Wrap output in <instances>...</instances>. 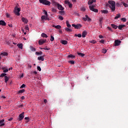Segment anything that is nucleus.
Wrapping results in <instances>:
<instances>
[{"label": "nucleus", "mask_w": 128, "mask_h": 128, "mask_svg": "<svg viewBox=\"0 0 128 128\" xmlns=\"http://www.w3.org/2000/svg\"><path fill=\"white\" fill-rule=\"evenodd\" d=\"M108 2L110 4H108V8H110L112 12H114L116 10V2L112 0H109Z\"/></svg>", "instance_id": "obj_1"}, {"label": "nucleus", "mask_w": 128, "mask_h": 128, "mask_svg": "<svg viewBox=\"0 0 128 128\" xmlns=\"http://www.w3.org/2000/svg\"><path fill=\"white\" fill-rule=\"evenodd\" d=\"M40 4H45V6H50V2L48 0H39Z\"/></svg>", "instance_id": "obj_2"}, {"label": "nucleus", "mask_w": 128, "mask_h": 128, "mask_svg": "<svg viewBox=\"0 0 128 128\" xmlns=\"http://www.w3.org/2000/svg\"><path fill=\"white\" fill-rule=\"evenodd\" d=\"M20 8H18V6H16L14 8V12L16 16H20Z\"/></svg>", "instance_id": "obj_3"}, {"label": "nucleus", "mask_w": 128, "mask_h": 128, "mask_svg": "<svg viewBox=\"0 0 128 128\" xmlns=\"http://www.w3.org/2000/svg\"><path fill=\"white\" fill-rule=\"evenodd\" d=\"M89 8L90 10L94 12H98V10L94 8V6H90Z\"/></svg>", "instance_id": "obj_4"}, {"label": "nucleus", "mask_w": 128, "mask_h": 128, "mask_svg": "<svg viewBox=\"0 0 128 128\" xmlns=\"http://www.w3.org/2000/svg\"><path fill=\"white\" fill-rule=\"evenodd\" d=\"M24 112H22L19 115L18 118V121L20 122V120H24Z\"/></svg>", "instance_id": "obj_5"}, {"label": "nucleus", "mask_w": 128, "mask_h": 128, "mask_svg": "<svg viewBox=\"0 0 128 128\" xmlns=\"http://www.w3.org/2000/svg\"><path fill=\"white\" fill-rule=\"evenodd\" d=\"M72 26L76 30H80L82 28V25L80 24H72Z\"/></svg>", "instance_id": "obj_6"}, {"label": "nucleus", "mask_w": 128, "mask_h": 128, "mask_svg": "<svg viewBox=\"0 0 128 128\" xmlns=\"http://www.w3.org/2000/svg\"><path fill=\"white\" fill-rule=\"evenodd\" d=\"M82 19L84 22H86V20H88V22H90V20H92V19H90L88 15H86L85 17L82 18Z\"/></svg>", "instance_id": "obj_7"}, {"label": "nucleus", "mask_w": 128, "mask_h": 128, "mask_svg": "<svg viewBox=\"0 0 128 128\" xmlns=\"http://www.w3.org/2000/svg\"><path fill=\"white\" fill-rule=\"evenodd\" d=\"M45 42H46V39H40L38 41V44H40V46L44 44H45Z\"/></svg>", "instance_id": "obj_8"}, {"label": "nucleus", "mask_w": 128, "mask_h": 128, "mask_svg": "<svg viewBox=\"0 0 128 128\" xmlns=\"http://www.w3.org/2000/svg\"><path fill=\"white\" fill-rule=\"evenodd\" d=\"M120 42H122V41L120 40H116L114 41V46H118L120 44Z\"/></svg>", "instance_id": "obj_9"}, {"label": "nucleus", "mask_w": 128, "mask_h": 128, "mask_svg": "<svg viewBox=\"0 0 128 128\" xmlns=\"http://www.w3.org/2000/svg\"><path fill=\"white\" fill-rule=\"evenodd\" d=\"M57 6L58 10H64V8L62 7V6L58 4H57Z\"/></svg>", "instance_id": "obj_10"}, {"label": "nucleus", "mask_w": 128, "mask_h": 128, "mask_svg": "<svg viewBox=\"0 0 128 128\" xmlns=\"http://www.w3.org/2000/svg\"><path fill=\"white\" fill-rule=\"evenodd\" d=\"M0 26H6V23L4 20H0Z\"/></svg>", "instance_id": "obj_11"}, {"label": "nucleus", "mask_w": 128, "mask_h": 128, "mask_svg": "<svg viewBox=\"0 0 128 128\" xmlns=\"http://www.w3.org/2000/svg\"><path fill=\"white\" fill-rule=\"evenodd\" d=\"M38 60H42V62H44V55L38 57Z\"/></svg>", "instance_id": "obj_12"}, {"label": "nucleus", "mask_w": 128, "mask_h": 128, "mask_svg": "<svg viewBox=\"0 0 128 128\" xmlns=\"http://www.w3.org/2000/svg\"><path fill=\"white\" fill-rule=\"evenodd\" d=\"M4 126V120H0V126Z\"/></svg>", "instance_id": "obj_13"}, {"label": "nucleus", "mask_w": 128, "mask_h": 128, "mask_svg": "<svg viewBox=\"0 0 128 128\" xmlns=\"http://www.w3.org/2000/svg\"><path fill=\"white\" fill-rule=\"evenodd\" d=\"M86 34H88V32L86 30H84L82 32V38H86Z\"/></svg>", "instance_id": "obj_14"}, {"label": "nucleus", "mask_w": 128, "mask_h": 128, "mask_svg": "<svg viewBox=\"0 0 128 128\" xmlns=\"http://www.w3.org/2000/svg\"><path fill=\"white\" fill-rule=\"evenodd\" d=\"M64 30L66 32H72V28H65Z\"/></svg>", "instance_id": "obj_15"}, {"label": "nucleus", "mask_w": 128, "mask_h": 128, "mask_svg": "<svg viewBox=\"0 0 128 128\" xmlns=\"http://www.w3.org/2000/svg\"><path fill=\"white\" fill-rule=\"evenodd\" d=\"M53 28H57L58 30H60V28H62V26H60V25H53L52 26Z\"/></svg>", "instance_id": "obj_16"}, {"label": "nucleus", "mask_w": 128, "mask_h": 128, "mask_svg": "<svg viewBox=\"0 0 128 128\" xmlns=\"http://www.w3.org/2000/svg\"><path fill=\"white\" fill-rule=\"evenodd\" d=\"M126 26V25H120L118 26V30H122V28H124Z\"/></svg>", "instance_id": "obj_17"}, {"label": "nucleus", "mask_w": 128, "mask_h": 128, "mask_svg": "<svg viewBox=\"0 0 128 128\" xmlns=\"http://www.w3.org/2000/svg\"><path fill=\"white\" fill-rule=\"evenodd\" d=\"M61 44H68V41L66 40H62L61 41Z\"/></svg>", "instance_id": "obj_18"}, {"label": "nucleus", "mask_w": 128, "mask_h": 128, "mask_svg": "<svg viewBox=\"0 0 128 128\" xmlns=\"http://www.w3.org/2000/svg\"><path fill=\"white\" fill-rule=\"evenodd\" d=\"M22 20L23 22H24L25 24H28V20L26 18H22Z\"/></svg>", "instance_id": "obj_19"}, {"label": "nucleus", "mask_w": 128, "mask_h": 128, "mask_svg": "<svg viewBox=\"0 0 128 128\" xmlns=\"http://www.w3.org/2000/svg\"><path fill=\"white\" fill-rule=\"evenodd\" d=\"M24 92H26V90L22 89V90H19V91L18 92V94H22V93Z\"/></svg>", "instance_id": "obj_20"}, {"label": "nucleus", "mask_w": 128, "mask_h": 128, "mask_svg": "<svg viewBox=\"0 0 128 128\" xmlns=\"http://www.w3.org/2000/svg\"><path fill=\"white\" fill-rule=\"evenodd\" d=\"M8 80H10V78H8V76H4V80H5L6 84L8 82Z\"/></svg>", "instance_id": "obj_21"}, {"label": "nucleus", "mask_w": 128, "mask_h": 128, "mask_svg": "<svg viewBox=\"0 0 128 128\" xmlns=\"http://www.w3.org/2000/svg\"><path fill=\"white\" fill-rule=\"evenodd\" d=\"M0 56H8V54L6 52H4L2 53H1Z\"/></svg>", "instance_id": "obj_22"}, {"label": "nucleus", "mask_w": 128, "mask_h": 128, "mask_svg": "<svg viewBox=\"0 0 128 128\" xmlns=\"http://www.w3.org/2000/svg\"><path fill=\"white\" fill-rule=\"evenodd\" d=\"M111 26L113 28H114V30H116L118 28V26L114 25V24H111Z\"/></svg>", "instance_id": "obj_23"}, {"label": "nucleus", "mask_w": 128, "mask_h": 128, "mask_svg": "<svg viewBox=\"0 0 128 128\" xmlns=\"http://www.w3.org/2000/svg\"><path fill=\"white\" fill-rule=\"evenodd\" d=\"M101 12H102V14H108V10H101Z\"/></svg>", "instance_id": "obj_24"}, {"label": "nucleus", "mask_w": 128, "mask_h": 128, "mask_svg": "<svg viewBox=\"0 0 128 128\" xmlns=\"http://www.w3.org/2000/svg\"><path fill=\"white\" fill-rule=\"evenodd\" d=\"M19 48L22 50V44H17Z\"/></svg>", "instance_id": "obj_25"}, {"label": "nucleus", "mask_w": 128, "mask_h": 128, "mask_svg": "<svg viewBox=\"0 0 128 128\" xmlns=\"http://www.w3.org/2000/svg\"><path fill=\"white\" fill-rule=\"evenodd\" d=\"M77 54H78V56H82V58H83V56H85L84 54L80 52H77Z\"/></svg>", "instance_id": "obj_26"}, {"label": "nucleus", "mask_w": 128, "mask_h": 128, "mask_svg": "<svg viewBox=\"0 0 128 128\" xmlns=\"http://www.w3.org/2000/svg\"><path fill=\"white\" fill-rule=\"evenodd\" d=\"M41 36H42V38H48V35H46V34L45 33H42Z\"/></svg>", "instance_id": "obj_27"}, {"label": "nucleus", "mask_w": 128, "mask_h": 128, "mask_svg": "<svg viewBox=\"0 0 128 128\" xmlns=\"http://www.w3.org/2000/svg\"><path fill=\"white\" fill-rule=\"evenodd\" d=\"M120 18V14H118L116 15L114 17V20H118V18Z\"/></svg>", "instance_id": "obj_28"}, {"label": "nucleus", "mask_w": 128, "mask_h": 128, "mask_svg": "<svg viewBox=\"0 0 128 128\" xmlns=\"http://www.w3.org/2000/svg\"><path fill=\"white\" fill-rule=\"evenodd\" d=\"M66 26H68V28L72 27V26L70 25V23H68V20L66 21Z\"/></svg>", "instance_id": "obj_29"}, {"label": "nucleus", "mask_w": 128, "mask_h": 128, "mask_svg": "<svg viewBox=\"0 0 128 128\" xmlns=\"http://www.w3.org/2000/svg\"><path fill=\"white\" fill-rule=\"evenodd\" d=\"M94 4V1L92 0H90L88 2V4L89 6H90V4Z\"/></svg>", "instance_id": "obj_30"}, {"label": "nucleus", "mask_w": 128, "mask_h": 128, "mask_svg": "<svg viewBox=\"0 0 128 128\" xmlns=\"http://www.w3.org/2000/svg\"><path fill=\"white\" fill-rule=\"evenodd\" d=\"M30 50L32 52H36V49L32 46H30Z\"/></svg>", "instance_id": "obj_31"}, {"label": "nucleus", "mask_w": 128, "mask_h": 128, "mask_svg": "<svg viewBox=\"0 0 128 128\" xmlns=\"http://www.w3.org/2000/svg\"><path fill=\"white\" fill-rule=\"evenodd\" d=\"M36 56L42 55V52H36Z\"/></svg>", "instance_id": "obj_32"}, {"label": "nucleus", "mask_w": 128, "mask_h": 128, "mask_svg": "<svg viewBox=\"0 0 128 128\" xmlns=\"http://www.w3.org/2000/svg\"><path fill=\"white\" fill-rule=\"evenodd\" d=\"M74 36L75 38H76V36H78V38H82V34H75Z\"/></svg>", "instance_id": "obj_33"}, {"label": "nucleus", "mask_w": 128, "mask_h": 128, "mask_svg": "<svg viewBox=\"0 0 128 128\" xmlns=\"http://www.w3.org/2000/svg\"><path fill=\"white\" fill-rule=\"evenodd\" d=\"M52 12H56V9L55 8H52Z\"/></svg>", "instance_id": "obj_34"}, {"label": "nucleus", "mask_w": 128, "mask_h": 128, "mask_svg": "<svg viewBox=\"0 0 128 128\" xmlns=\"http://www.w3.org/2000/svg\"><path fill=\"white\" fill-rule=\"evenodd\" d=\"M6 76V73H2L1 74V75L0 76V78H4V76Z\"/></svg>", "instance_id": "obj_35"}, {"label": "nucleus", "mask_w": 128, "mask_h": 128, "mask_svg": "<svg viewBox=\"0 0 128 128\" xmlns=\"http://www.w3.org/2000/svg\"><path fill=\"white\" fill-rule=\"evenodd\" d=\"M90 44H96V41L95 40H92L90 41Z\"/></svg>", "instance_id": "obj_36"}, {"label": "nucleus", "mask_w": 128, "mask_h": 128, "mask_svg": "<svg viewBox=\"0 0 128 128\" xmlns=\"http://www.w3.org/2000/svg\"><path fill=\"white\" fill-rule=\"evenodd\" d=\"M50 42H52L53 40H54V36H50Z\"/></svg>", "instance_id": "obj_37"}, {"label": "nucleus", "mask_w": 128, "mask_h": 128, "mask_svg": "<svg viewBox=\"0 0 128 128\" xmlns=\"http://www.w3.org/2000/svg\"><path fill=\"white\" fill-rule=\"evenodd\" d=\"M58 19L60 20H64V17L62 16H58Z\"/></svg>", "instance_id": "obj_38"}, {"label": "nucleus", "mask_w": 128, "mask_h": 128, "mask_svg": "<svg viewBox=\"0 0 128 128\" xmlns=\"http://www.w3.org/2000/svg\"><path fill=\"white\" fill-rule=\"evenodd\" d=\"M59 12L62 16H64V11H60Z\"/></svg>", "instance_id": "obj_39"}, {"label": "nucleus", "mask_w": 128, "mask_h": 128, "mask_svg": "<svg viewBox=\"0 0 128 128\" xmlns=\"http://www.w3.org/2000/svg\"><path fill=\"white\" fill-rule=\"evenodd\" d=\"M40 50H50V48H40Z\"/></svg>", "instance_id": "obj_40"}, {"label": "nucleus", "mask_w": 128, "mask_h": 128, "mask_svg": "<svg viewBox=\"0 0 128 128\" xmlns=\"http://www.w3.org/2000/svg\"><path fill=\"white\" fill-rule=\"evenodd\" d=\"M46 16H41V18H42V20H46Z\"/></svg>", "instance_id": "obj_41"}, {"label": "nucleus", "mask_w": 128, "mask_h": 128, "mask_svg": "<svg viewBox=\"0 0 128 128\" xmlns=\"http://www.w3.org/2000/svg\"><path fill=\"white\" fill-rule=\"evenodd\" d=\"M69 64H74V60H70L68 62Z\"/></svg>", "instance_id": "obj_42"}, {"label": "nucleus", "mask_w": 128, "mask_h": 128, "mask_svg": "<svg viewBox=\"0 0 128 128\" xmlns=\"http://www.w3.org/2000/svg\"><path fill=\"white\" fill-rule=\"evenodd\" d=\"M122 2L123 4V5L125 6V8H128V4H126V3L124 2Z\"/></svg>", "instance_id": "obj_43"}, {"label": "nucleus", "mask_w": 128, "mask_h": 128, "mask_svg": "<svg viewBox=\"0 0 128 128\" xmlns=\"http://www.w3.org/2000/svg\"><path fill=\"white\" fill-rule=\"evenodd\" d=\"M121 20H122V22H126V18H122Z\"/></svg>", "instance_id": "obj_44"}, {"label": "nucleus", "mask_w": 128, "mask_h": 128, "mask_svg": "<svg viewBox=\"0 0 128 128\" xmlns=\"http://www.w3.org/2000/svg\"><path fill=\"white\" fill-rule=\"evenodd\" d=\"M68 58H75L74 56L72 55V54H70L68 56Z\"/></svg>", "instance_id": "obj_45"}, {"label": "nucleus", "mask_w": 128, "mask_h": 128, "mask_svg": "<svg viewBox=\"0 0 128 128\" xmlns=\"http://www.w3.org/2000/svg\"><path fill=\"white\" fill-rule=\"evenodd\" d=\"M81 10H82V12H86V8L84 7L81 8Z\"/></svg>", "instance_id": "obj_46"}, {"label": "nucleus", "mask_w": 128, "mask_h": 128, "mask_svg": "<svg viewBox=\"0 0 128 128\" xmlns=\"http://www.w3.org/2000/svg\"><path fill=\"white\" fill-rule=\"evenodd\" d=\"M44 14L45 16H48V12H46V10H44Z\"/></svg>", "instance_id": "obj_47"}, {"label": "nucleus", "mask_w": 128, "mask_h": 128, "mask_svg": "<svg viewBox=\"0 0 128 128\" xmlns=\"http://www.w3.org/2000/svg\"><path fill=\"white\" fill-rule=\"evenodd\" d=\"M37 70H39V72H40V70H42V68H40V66H38Z\"/></svg>", "instance_id": "obj_48"}, {"label": "nucleus", "mask_w": 128, "mask_h": 128, "mask_svg": "<svg viewBox=\"0 0 128 128\" xmlns=\"http://www.w3.org/2000/svg\"><path fill=\"white\" fill-rule=\"evenodd\" d=\"M102 52H103V54H106V50L103 49L102 50Z\"/></svg>", "instance_id": "obj_49"}, {"label": "nucleus", "mask_w": 128, "mask_h": 128, "mask_svg": "<svg viewBox=\"0 0 128 128\" xmlns=\"http://www.w3.org/2000/svg\"><path fill=\"white\" fill-rule=\"evenodd\" d=\"M26 86V84H22L20 87V88H24Z\"/></svg>", "instance_id": "obj_50"}, {"label": "nucleus", "mask_w": 128, "mask_h": 128, "mask_svg": "<svg viewBox=\"0 0 128 128\" xmlns=\"http://www.w3.org/2000/svg\"><path fill=\"white\" fill-rule=\"evenodd\" d=\"M68 7L71 8H72V4L70 3L68 4Z\"/></svg>", "instance_id": "obj_51"}, {"label": "nucleus", "mask_w": 128, "mask_h": 128, "mask_svg": "<svg viewBox=\"0 0 128 128\" xmlns=\"http://www.w3.org/2000/svg\"><path fill=\"white\" fill-rule=\"evenodd\" d=\"M102 20H104V18H100L99 22L100 24H102Z\"/></svg>", "instance_id": "obj_52"}, {"label": "nucleus", "mask_w": 128, "mask_h": 128, "mask_svg": "<svg viewBox=\"0 0 128 128\" xmlns=\"http://www.w3.org/2000/svg\"><path fill=\"white\" fill-rule=\"evenodd\" d=\"M100 42H101V44H104V40H101L100 41Z\"/></svg>", "instance_id": "obj_53"}, {"label": "nucleus", "mask_w": 128, "mask_h": 128, "mask_svg": "<svg viewBox=\"0 0 128 128\" xmlns=\"http://www.w3.org/2000/svg\"><path fill=\"white\" fill-rule=\"evenodd\" d=\"M107 28L108 29V30H110V32H112V28L110 26H108Z\"/></svg>", "instance_id": "obj_54"}, {"label": "nucleus", "mask_w": 128, "mask_h": 128, "mask_svg": "<svg viewBox=\"0 0 128 128\" xmlns=\"http://www.w3.org/2000/svg\"><path fill=\"white\" fill-rule=\"evenodd\" d=\"M6 16L7 17V18H10V15L9 14H6Z\"/></svg>", "instance_id": "obj_55"}, {"label": "nucleus", "mask_w": 128, "mask_h": 128, "mask_svg": "<svg viewBox=\"0 0 128 128\" xmlns=\"http://www.w3.org/2000/svg\"><path fill=\"white\" fill-rule=\"evenodd\" d=\"M8 72V69H6L3 70L4 72Z\"/></svg>", "instance_id": "obj_56"}, {"label": "nucleus", "mask_w": 128, "mask_h": 128, "mask_svg": "<svg viewBox=\"0 0 128 128\" xmlns=\"http://www.w3.org/2000/svg\"><path fill=\"white\" fill-rule=\"evenodd\" d=\"M24 120H30V118L29 117H26L24 118Z\"/></svg>", "instance_id": "obj_57"}, {"label": "nucleus", "mask_w": 128, "mask_h": 128, "mask_svg": "<svg viewBox=\"0 0 128 128\" xmlns=\"http://www.w3.org/2000/svg\"><path fill=\"white\" fill-rule=\"evenodd\" d=\"M74 16H79V14H78V13L76 12H74Z\"/></svg>", "instance_id": "obj_58"}, {"label": "nucleus", "mask_w": 128, "mask_h": 128, "mask_svg": "<svg viewBox=\"0 0 128 128\" xmlns=\"http://www.w3.org/2000/svg\"><path fill=\"white\" fill-rule=\"evenodd\" d=\"M65 4H70V2L68 0H65Z\"/></svg>", "instance_id": "obj_59"}, {"label": "nucleus", "mask_w": 128, "mask_h": 128, "mask_svg": "<svg viewBox=\"0 0 128 128\" xmlns=\"http://www.w3.org/2000/svg\"><path fill=\"white\" fill-rule=\"evenodd\" d=\"M25 30H28V26H25Z\"/></svg>", "instance_id": "obj_60"}, {"label": "nucleus", "mask_w": 128, "mask_h": 128, "mask_svg": "<svg viewBox=\"0 0 128 128\" xmlns=\"http://www.w3.org/2000/svg\"><path fill=\"white\" fill-rule=\"evenodd\" d=\"M14 120V118H9V119L8 120L9 122H10V120Z\"/></svg>", "instance_id": "obj_61"}, {"label": "nucleus", "mask_w": 128, "mask_h": 128, "mask_svg": "<svg viewBox=\"0 0 128 128\" xmlns=\"http://www.w3.org/2000/svg\"><path fill=\"white\" fill-rule=\"evenodd\" d=\"M116 6H120V3H118V2L116 4Z\"/></svg>", "instance_id": "obj_62"}, {"label": "nucleus", "mask_w": 128, "mask_h": 128, "mask_svg": "<svg viewBox=\"0 0 128 128\" xmlns=\"http://www.w3.org/2000/svg\"><path fill=\"white\" fill-rule=\"evenodd\" d=\"M99 38H104V36L100 35V36H99Z\"/></svg>", "instance_id": "obj_63"}, {"label": "nucleus", "mask_w": 128, "mask_h": 128, "mask_svg": "<svg viewBox=\"0 0 128 128\" xmlns=\"http://www.w3.org/2000/svg\"><path fill=\"white\" fill-rule=\"evenodd\" d=\"M8 26H10V28H12V24H8Z\"/></svg>", "instance_id": "obj_64"}]
</instances>
